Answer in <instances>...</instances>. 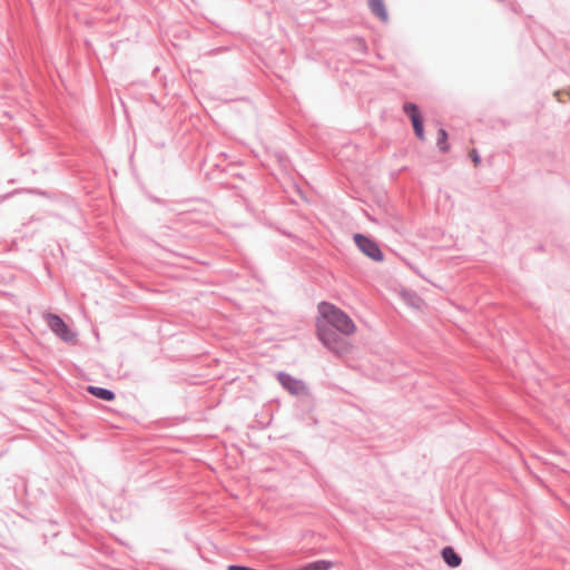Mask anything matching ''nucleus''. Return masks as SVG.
<instances>
[{"label":"nucleus","mask_w":570,"mask_h":570,"mask_svg":"<svg viewBox=\"0 0 570 570\" xmlns=\"http://www.w3.org/2000/svg\"><path fill=\"white\" fill-rule=\"evenodd\" d=\"M315 328L318 340L336 354H343L350 350L345 337L357 331L354 321L343 309L327 302L317 305Z\"/></svg>","instance_id":"nucleus-1"},{"label":"nucleus","mask_w":570,"mask_h":570,"mask_svg":"<svg viewBox=\"0 0 570 570\" xmlns=\"http://www.w3.org/2000/svg\"><path fill=\"white\" fill-rule=\"evenodd\" d=\"M46 321L51 331L56 333L61 340L66 342H72L75 340V334L58 315L48 314L46 316Z\"/></svg>","instance_id":"nucleus-2"},{"label":"nucleus","mask_w":570,"mask_h":570,"mask_svg":"<svg viewBox=\"0 0 570 570\" xmlns=\"http://www.w3.org/2000/svg\"><path fill=\"white\" fill-rule=\"evenodd\" d=\"M354 240L357 247L370 258L374 261L383 259L382 252L380 250L377 244L374 240L360 234H356L354 236Z\"/></svg>","instance_id":"nucleus-3"},{"label":"nucleus","mask_w":570,"mask_h":570,"mask_svg":"<svg viewBox=\"0 0 570 570\" xmlns=\"http://www.w3.org/2000/svg\"><path fill=\"white\" fill-rule=\"evenodd\" d=\"M403 110L410 117L416 137L420 140H424L425 135H424V130H423V120H422V117H421L417 106L412 102H406L403 106Z\"/></svg>","instance_id":"nucleus-4"},{"label":"nucleus","mask_w":570,"mask_h":570,"mask_svg":"<svg viewBox=\"0 0 570 570\" xmlns=\"http://www.w3.org/2000/svg\"><path fill=\"white\" fill-rule=\"evenodd\" d=\"M278 381L283 385V387L286 389L293 395H302L307 391L305 384L302 381L292 377L286 373H279Z\"/></svg>","instance_id":"nucleus-5"},{"label":"nucleus","mask_w":570,"mask_h":570,"mask_svg":"<svg viewBox=\"0 0 570 570\" xmlns=\"http://www.w3.org/2000/svg\"><path fill=\"white\" fill-rule=\"evenodd\" d=\"M443 560L450 566V567H459L461 564V558L460 556L451 548L446 547L442 551Z\"/></svg>","instance_id":"nucleus-6"},{"label":"nucleus","mask_w":570,"mask_h":570,"mask_svg":"<svg viewBox=\"0 0 570 570\" xmlns=\"http://www.w3.org/2000/svg\"><path fill=\"white\" fill-rule=\"evenodd\" d=\"M88 392L94 396L101 399L104 401H112L115 399L114 392L107 389L97 387V386H88Z\"/></svg>","instance_id":"nucleus-7"},{"label":"nucleus","mask_w":570,"mask_h":570,"mask_svg":"<svg viewBox=\"0 0 570 570\" xmlns=\"http://www.w3.org/2000/svg\"><path fill=\"white\" fill-rule=\"evenodd\" d=\"M370 8L374 14H376L381 20L385 21L387 19V12L384 7L383 0H368Z\"/></svg>","instance_id":"nucleus-8"},{"label":"nucleus","mask_w":570,"mask_h":570,"mask_svg":"<svg viewBox=\"0 0 570 570\" xmlns=\"http://www.w3.org/2000/svg\"><path fill=\"white\" fill-rule=\"evenodd\" d=\"M446 139H448V134L443 128H441L438 132V146L440 147V149L442 151L449 150V145L446 142Z\"/></svg>","instance_id":"nucleus-9"},{"label":"nucleus","mask_w":570,"mask_h":570,"mask_svg":"<svg viewBox=\"0 0 570 570\" xmlns=\"http://www.w3.org/2000/svg\"><path fill=\"white\" fill-rule=\"evenodd\" d=\"M470 158L473 161V165L478 167L481 163L480 156L475 149L470 151Z\"/></svg>","instance_id":"nucleus-10"},{"label":"nucleus","mask_w":570,"mask_h":570,"mask_svg":"<svg viewBox=\"0 0 570 570\" xmlns=\"http://www.w3.org/2000/svg\"><path fill=\"white\" fill-rule=\"evenodd\" d=\"M228 570H250V568L233 564L228 567Z\"/></svg>","instance_id":"nucleus-11"}]
</instances>
